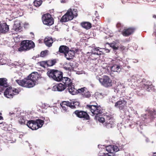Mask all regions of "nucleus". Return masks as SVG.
Listing matches in <instances>:
<instances>
[{
  "instance_id": "nucleus-10",
  "label": "nucleus",
  "mask_w": 156,
  "mask_h": 156,
  "mask_svg": "<svg viewBox=\"0 0 156 156\" xmlns=\"http://www.w3.org/2000/svg\"><path fill=\"white\" fill-rule=\"evenodd\" d=\"M122 146L119 147L116 145H111L106 147V150L109 153H111V156H116L114 152H116L122 150Z\"/></svg>"
},
{
  "instance_id": "nucleus-50",
  "label": "nucleus",
  "mask_w": 156,
  "mask_h": 156,
  "mask_svg": "<svg viewBox=\"0 0 156 156\" xmlns=\"http://www.w3.org/2000/svg\"><path fill=\"white\" fill-rule=\"evenodd\" d=\"M153 156H156V152L153 153Z\"/></svg>"
},
{
  "instance_id": "nucleus-51",
  "label": "nucleus",
  "mask_w": 156,
  "mask_h": 156,
  "mask_svg": "<svg viewBox=\"0 0 156 156\" xmlns=\"http://www.w3.org/2000/svg\"><path fill=\"white\" fill-rule=\"evenodd\" d=\"M90 103H93V105H95V103H96V102H91Z\"/></svg>"
},
{
  "instance_id": "nucleus-38",
  "label": "nucleus",
  "mask_w": 156,
  "mask_h": 156,
  "mask_svg": "<svg viewBox=\"0 0 156 156\" xmlns=\"http://www.w3.org/2000/svg\"><path fill=\"white\" fill-rule=\"evenodd\" d=\"M99 16H96L95 18H93V20L94 23L95 25L97 24L98 23V20H99Z\"/></svg>"
},
{
  "instance_id": "nucleus-8",
  "label": "nucleus",
  "mask_w": 156,
  "mask_h": 156,
  "mask_svg": "<svg viewBox=\"0 0 156 156\" xmlns=\"http://www.w3.org/2000/svg\"><path fill=\"white\" fill-rule=\"evenodd\" d=\"M42 20L44 24L48 26L52 25L54 23V19L49 13L43 15Z\"/></svg>"
},
{
  "instance_id": "nucleus-22",
  "label": "nucleus",
  "mask_w": 156,
  "mask_h": 156,
  "mask_svg": "<svg viewBox=\"0 0 156 156\" xmlns=\"http://www.w3.org/2000/svg\"><path fill=\"white\" fill-rule=\"evenodd\" d=\"M61 81L64 83V84L67 87V86L72 83V81L68 77H63Z\"/></svg>"
},
{
  "instance_id": "nucleus-15",
  "label": "nucleus",
  "mask_w": 156,
  "mask_h": 156,
  "mask_svg": "<svg viewBox=\"0 0 156 156\" xmlns=\"http://www.w3.org/2000/svg\"><path fill=\"white\" fill-rule=\"evenodd\" d=\"M9 30V26L6 23L0 22V34H5Z\"/></svg>"
},
{
  "instance_id": "nucleus-19",
  "label": "nucleus",
  "mask_w": 156,
  "mask_h": 156,
  "mask_svg": "<svg viewBox=\"0 0 156 156\" xmlns=\"http://www.w3.org/2000/svg\"><path fill=\"white\" fill-rule=\"evenodd\" d=\"M67 87H68L67 90L68 91L70 94L72 95H75L77 93V90L75 88L73 84V83Z\"/></svg>"
},
{
  "instance_id": "nucleus-20",
  "label": "nucleus",
  "mask_w": 156,
  "mask_h": 156,
  "mask_svg": "<svg viewBox=\"0 0 156 156\" xmlns=\"http://www.w3.org/2000/svg\"><path fill=\"white\" fill-rule=\"evenodd\" d=\"M69 49V48L68 47L65 45H61L59 47L58 53L63 54L65 55Z\"/></svg>"
},
{
  "instance_id": "nucleus-21",
  "label": "nucleus",
  "mask_w": 156,
  "mask_h": 156,
  "mask_svg": "<svg viewBox=\"0 0 156 156\" xmlns=\"http://www.w3.org/2000/svg\"><path fill=\"white\" fill-rule=\"evenodd\" d=\"M75 52L74 51L72 50H68L67 52L66 53L65 57L67 59L70 60L73 58L74 56Z\"/></svg>"
},
{
  "instance_id": "nucleus-12",
  "label": "nucleus",
  "mask_w": 156,
  "mask_h": 156,
  "mask_svg": "<svg viewBox=\"0 0 156 156\" xmlns=\"http://www.w3.org/2000/svg\"><path fill=\"white\" fill-rule=\"evenodd\" d=\"M74 114L78 118L83 119L85 120H89L90 117L86 112L82 110H76L74 112Z\"/></svg>"
},
{
  "instance_id": "nucleus-46",
  "label": "nucleus",
  "mask_w": 156,
  "mask_h": 156,
  "mask_svg": "<svg viewBox=\"0 0 156 156\" xmlns=\"http://www.w3.org/2000/svg\"><path fill=\"white\" fill-rule=\"evenodd\" d=\"M152 35L153 36H155V37H156V30L153 33Z\"/></svg>"
},
{
  "instance_id": "nucleus-40",
  "label": "nucleus",
  "mask_w": 156,
  "mask_h": 156,
  "mask_svg": "<svg viewBox=\"0 0 156 156\" xmlns=\"http://www.w3.org/2000/svg\"><path fill=\"white\" fill-rule=\"evenodd\" d=\"M47 53V51H42L41 53L40 56L41 57H44L46 56Z\"/></svg>"
},
{
  "instance_id": "nucleus-24",
  "label": "nucleus",
  "mask_w": 156,
  "mask_h": 156,
  "mask_svg": "<svg viewBox=\"0 0 156 156\" xmlns=\"http://www.w3.org/2000/svg\"><path fill=\"white\" fill-rule=\"evenodd\" d=\"M45 44L48 47H51L53 42V40L51 37H46L44 40Z\"/></svg>"
},
{
  "instance_id": "nucleus-7",
  "label": "nucleus",
  "mask_w": 156,
  "mask_h": 156,
  "mask_svg": "<svg viewBox=\"0 0 156 156\" xmlns=\"http://www.w3.org/2000/svg\"><path fill=\"white\" fill-rule=\"evenodd\" d=\"M77 14L76 11L73 9V11L71 9L68 10L66 13L63 15L60 20L62 22H66L73 20L74 16H76Z\"/></svg>"
},
{
  "instance_id": "nucleus-9",
  "label": "nucleus",
  "mask_w": 156,
  "mask_h": 156,
  "mask_svg": "<svg viewBox=\"0 0 156 156\" xmlns=\"http://www.w3.org/2000/svg\"><path fill=\"white\" fill-rule=\"evenodd\" d=\"M98 80L101 84L106 87L112 86V81L108 76H104L102 78H99Z\"/></svg>"
},
{
  "instance_id": "nucleus-3",
  "label": "nucleus",
  "mask_w": 156,
  "mask_h": 156,
  "mask_svg": "<svg viewBox=\"0 0 156 156\" xmlns=\"http://www.w3.org/2000/svg\"><path fill=\"white\" fill-rule=\"evenodd\" d=\"M95 105H93V103H90V105L86 106L87 108L92 113L95 115V118L97 119V115L101 114L103 112V109L97 103H95Z\"/></svg>"
},
{
  "instance_id": "nucleus-35",
  "label": "nucleus",
  "mask_w": 156,
  "mask_h": 156,
  "mask_svg": "<svg viewBox=\"0 0 156 156\" xmlns=\"http://www.w3.org/2000/svg\"><path fill=\"white\" fill-rule=\"evenodd\" d=\"M115 125L110 124V121H107L106 123L105 126L108 128H112L114 127Z\"/></svg>"
},
{
  "instance_id": "nucleus-33",
  "label": "nucleus",
  "mask_w": 156,
  "mask_h": 156,
  "mask_svg": "<svg viewBox=\"0 0 156 156\" xmlns=\"http://www.w3.org/2000/svg\"><path fill=\"white\" fill-rule=\"evenodd\" d=\"M119 48L120 51L122 53H124L125 51H127L128 50V49L126 48V47L122 45H121L119 47Z\"/></svg>"
},
{
  "instance_id": "nucleus-42",
  "label": "nucleus",
  "mask_w": 156,
  "mask_h": 156,
  "mask_svg": "<svg viewBox=\"0 0 156 156\" xmlns=\"http://www.w3.org/2000/svg\"><path fill=\"white\" fill-rule=\"evenodd\" d=\"M98 120L100 122L102 123H103L105 122V119L103 117H99Z\"/></svg>"
},
{
  "instance_id": "nucleus-14",
  "label": "nucleus",
  "mask_w": 156,
  "mask_h": 156,
  "mask_svg": "<svg viewBox=\"0 0 156 156\" xmlns=\"http://www.w3.org/2000/svg\"><path fill=\"white\" fill-rule=\"evenodd\" d=\"M78 93L80 94L83 98H89L91 97V94L87 88L83 87L77 90Z\"/></svg>"
},
{
  "instance_id": "nucleus-30",
  "label": "nucleus",
  "mask_w": 156,
  "mask_h": 156,
  "mask_svg": "<svg viewBox=\"0 0 156 156\" xmlns=\"http://www.w3.org/2000/svg\"><path fill=\"white\" fill-rule=\"evenodd\" d=\"M114 50H116L119 48V47H118L116 43H107Z\"/></svg>"
},
{
  "instance_id": "nucleus-52",
  "label": "nucleus",
  "mask_w": 156,
  "mask_h": 156,
  "mask_svg": "<svg viewBox=\"0 0 156 156\" xmlns=\"http://www.w3.org/2000/svg\"><path fill=\"white\" fill-rule=\"evenodd\" d=\"M2 122H0V124H2Z\"/></svg>"
},
{
  "instance_id": "nucleus-4",
  "label": "nucleus",
  "mask_w": 156,
  "mask_h": 156,
  "mask_svg": "<svg viewBox=\"0 0 156 156\" xmlns=\"http://www.w3.org/2000/svg\"><path fill=\"white\" fill-rule=\"evenodd\" d=\"M47 74L50 78L58 82L61 81L63 77L62 72L54 69L48 70Z\"/></svg>"
},
{
  "instance_id": "nucleus-44",
  "label": "nucleus",
  "mask_w": 156,
  "mask_h": 156,
  "mask_svg": "<svg viewBox=\"0 0 156 156\" xmlns=\"http://www.w3.org/2000/svg\"><path fill=\"white\" fill-rule=\"evenodd\" d=\"M104 156H111V153H104Z\"/></svg>"
},
{
  "instance_id": "nucleus-29",
  "label": "nucleus",
  "mask_w": 156,
  "mask_h": 156,
  "mask_svg": "<svg viewBox=\"0 0 156 156\" xmlns=\"http://www.w3.org/2000/svg\"><path fill=\"white\" fill-rule=\"evenodd\" d=\"M7 81V80L5 78H0V85L5 87H7L8 85Z\"/></svg>"
},
{
  "instance_id": "nucleus-34",
  "label": "nucleus",
  "mask_w": 156,
  "mask_h": 156,
  "mask_svg": "<svg viewBox=\"0 0 156 156\" xmlns=\"http://www.w3.org/2000/svg\"><path fill=\"white\" fill-rule=\"evenodd\" d=\"M37 64L44 68L47 66V62L46 61L39 62H38Z\"/></svg>"
},
{
  "instance_id": "nucleus-5",
  "label": "nucleus",
  "mask_w": 156,
  "mask_h": 156,
  "mask_svg": "<svg viewBox=\"0 0 156 156\" xmlns=\"http://www.w3.org/2000/svg\"><path fill=\"white\" fill-rule=\"evenodd\" d=\"M44 121L39 119L35 120H31L29 121L27 123V126L33 130H36L41 128L44 124Z\"/></svg>"
},
{
  "instance_id": "nucleus-53",
  "label": "nucleus",
  "mask_w": 156,
  "mask_h": 156,
  "mask_svg": "<svg viewBox=\"0 0 156 156\" xmlns=\"http://www.w3.org/2000/svg\"><path fill=\"white\" fill-rule=\"evenodd\" d=\"M2 113L0 112V115H2Z\"/></svg>"
},
{
  "instance_id": "nucleus-43",
  "label": "nucleus",
  "mask_w": 156,
  "mask_h": 156,
  "mask_svg": "<svg viewBox=\"0 0 156 156\" xmlns=\"http://www.w3.org/2000/svg\"><path fill=\"white\" fill-rule=\"evenodd\" d=\"M122 26V24L120 23H118L116 24V27L118 28H120Z\"/></svg>"
},
{
  "instance_id": "nucleus-11",
  "label": "nucleus",
  "mask_w": 156,
  "mask_h": 156,
  "mask_svg": "<svg viewBox=\"0 0 156 156\" xmlns=\"http://www.w3.org/2000/svg\"><path fill=\"white\" fill-rule=\"evenodd\" d=\"M18 90L9 87L7 88L4 92V95L8 98H12L14 95L17 94Z\"/></svg>"
},
{
  "instance_id": "nucleus-41",
  "label": "nucleus",
  "mask_w": 156,
  "mask_h": 156,
  "mask_svg": "<svg viewBox=\"0 0 156 156\" xmlns=\"http://www.w3.org/2000/svg\"><path fill=\"white\" fill-rule=\"evenodd\" d=\"M70 66V65H69V63L68 64H67L65 66H64L63 67V68L64 69H65L66 70H67V71H70L69 69H68L67 68H70L71 66Z\"/></svg>"
},
{
  "instance_id": "nucleus-48",
  "label": "nucleus",
  "mask_w": 156,
  "mask_h": 156,
  "mask_svg": "<svg viewBox=\"0 0 156 156\" xmlns=\"http://www.w3.org/2000/svg\"><path fill=\"white\" fill-rule=\"evenodd\" d=\"M153 17L154 18L156 19V15H153Z\"/></svg>"
},
{
  "instance_id": "nucleus-13",
  "label": "nucleus",
  "mask_w": 156,
  "mask_h": 156,
  "mask_svg": "<svg viewBox=\"0 0 156 156\" xmlns=\"http://www.w3.org/2000/svg\"><path fill=\"white\" fill-rule=\"evenodd\" d=\"M140 87L143 89H145L148 91H150L152 86L151 82L143 79L140 83Z\"/></svg>"
},
{
  "instance_id": "nucleus-16",
  "label": "nucleus",
  "mask_w": 156,
  "mask_h": 156,
  "mask_svg": "<svg viewBox=\"0 0 156 156\" xmlns=\"http://www.w3.org/2000/svg\"><path fill=\"white\" fill-rule=\"evenodd\" d=\"M66 87L64 84L60 83L54 86L52 88V90L55 91H62L66 89Z\"/></svg>"
},
{
  "instance_id": "nucleus-45",
  "label": "nucleus",
  "mask_w": 156,
  "mask_h": 156,
  "mask_svg": "<svg viewBox=\"0 0 156 156\" xmlns=\"http://www.w3.org/2000/svg\"><path fill=\"white\" fill-rule=\"evenodd\" d=\"M114 120H110V124H114L115 125L114 123Z\"/></svg>"
},
{
  "instance_id": "nucleus-47",
  "label": "nucleus",
  "mask_w": 156,
  "mask_h": 156,
  "mask_svg": "<svg viewBox=\"0 0 156 156\" xmlns=\"http://www.w3.org/2000/svg\"><path fill=\"white\" fill-rule=\"evenodd\" d=\"M62 3H65L66 2V0H62L61 1Z\"/></svg>"
},
{
  "instance_id": "nucleus-39",
  "label": "nucleus",
  "mask_w": 156,
  "mask_h": 156,
  "mask_svg": "<svg viewBox=\"0 0 156 156\" xmlns=\"http://www.w3.org/2000/svg\"><path fill=\"white\" fill-rule=\"evenodd\" d=\"M149 114L151 118L152 116H153L154 115H156V112L154 110L153 111H149Z\"/></svg>"
},
{
  "instance_id": "nucleus-1",
  "label": "nucleus",
  "mask_w": 156,
  "mask_h": 156,
  "mask_svg": "<svg viewBox=\"0 0 156 156\" xmlns=\"http://www.w3.org/2000/svg\"><path fill=\"white\" fill-rule=\"evenodd\" d=\"M37 73H32L23 79L21 80H17L16 81L19 85L22 87L28 88L32 87L35 85L37 80L38 76Z\"/></svg>"
},
{
  "instance_id": "nucleus-23",
  "label": "nucleus",
  "mask_w": 156,
  "mask_h": 156,
  "mask_svg": "<svg viewBox=\"0 0 156 156\" xmlns=\"http://www.w3.org/2000/svg\"><path fill=\"white\" fill-rule=\"evenodd\" d=\"M87 54V56H89L88 58L90 60H96L99 57V55L96 54V52L93 53L88 52Z\"/></svg>"
},
{
  "instance_id": "nucleus-25",
  "label": "nucleus",
  "mask_w": 156,
  "mask_h": 156,
  "mask_svg": "<svg viewBox=\"0 0 156 156\" xmlns=\"http://www.w3.org/2000/svg\"><path fill=\"white\" fill-rule=\"evenodd\" d=\"M111 70L113 72H119L121 70V66L118 65L114 64L111 67Z\"/></svg>"
},
{
  "instance_id": "nucleus-28",
  "label": "nucleus",
  "mask_w": 156,
  "mask_h": 156,
  "mask_svg": "<svg viewBox=\"0 0 156 156\" xmlns=\"http://www.w3.org/2000/svg\"><path fill=\"white\" fill-rule=\"evenodd\" d=\"M46 61L47 67L52 66L55 65L57 62L55 59H51Z\"/></svg>"
},
{
  "instance_id": "nucleus-18",
  "label": "nucleus",
  "mask_w": 156,
  "mask_h": 156,
  "mask_svg": "<svg viewBox=\"0 0 156 156\" xmlns=\"http://www.w3.org/2000/svg\"><path fill=\"white\" fill-rule=\"evenodd\" d=\"M127 103L126 100L123 98L122 99H120L119 101L115 103V107H118L120 109L122 110L124 108V106L122 105L123 104L125 105Z\"/></svg>"
},
{
  "instance_id": "nucleus-6",
  "label": "nucleus",
  "mask_w": 156,
  "mask_h": 156,
  "mask_svg": "<svg viewBox=\"0 0 156 156\" xmlns=\"http://www.w3.org/2000/svg\"><path fill=\"white\" fill-rule=\"evenodd\" d=\"M18 50L20 51H26L30 50L33 48L35 46L34 43L32 41L24 40L22 41L21 43Z\"/></svg>"
},
{
  "instance_id": "nucleus-31",
  "label": "nucleus",
  "mask_w": 156,
  "mask_h": 156,
  "mask_svg": "<svg viewBox=\"0 0 156 156\" xmlns=\"http://www.w3.org/2000/svg\"><path fill=\"white\" fill-rule=\"evenodd\" d=\"M13 27L15 31L16 32H19L21 29L20 23H19L16 24L15 23Z\"/></svg>"
},
{
  "instance_id": "nucleus-27",
  "label": "nucleus",
  "mask_w": 156,
  "mask_h": 156,
  "mask_svg": "<svg viewBox=\"0 0 156 156\" xmlns=\"http://www.w3.org/2000/svg\"><path fill=\"white\" fill-rule=\"evenodd\" d=\"M81 25L82 27L87 30L90 29L92 27L91 24L90 22H87L81 23Z\"/></svg>"
},
{
  "instance_id": "nucleus-49",
  "label": "nucleus",
  "mask_w": 156,
  "mask_h": 156,
  "mask_svg": "<svg viewBox=\"0 0 156 156\" xmlns=\"http://www.w3.org/2000/svg\"><path fill=\"white\" fill-rule=\"evenodd\" d=\"M3 117L2 116H0V120H3Z\"/></svg>"
},
{
  "instance_id": "nucleus-2",
  "label": "nucleus",
  "mask_w": 156,
  "mask_h": 156,
  "mask_svg": "<svg viewBox=\"0 0 156 156\" xmlns=\"http://www.w3.org/2000/svg\"><path fill=\"white\" fill-rule=\"evenodd\" d=\"M80 105V103L77 101H63L60 104V105L62 107V111L63 112H66L69 111L68 107H70L72 109H75L78 107Z\"/></svg>"
},
{
  "instance_id": "nucleus-37",
  "label": "nucleus",
  "mask_w": 156,
  "mask_h": 156,
  "mask_svg": "<svg viewBox=\"0 0 156 156\" xmlns=\"http://www.w3.org/2000/svg\"><path fill=\"white\" fill-rule=\"evenodd\" d=\"M106 117V119L108 121L110 120H114V119L113 118V117L112 116V115H106L105 116Z\"/></svg>"
},
{
  "instance_id": "nucleus-17",
  "label": "nucleus",
  "mask_w": 156,
  "mask_h": 156,
  "mask_svg": "<svg viewBox=\"0 0 156 156\" xmlns=\"http://www.w3.org/2000/svg\"><path fill=\"white\" fill-rule=\"evenodd\" d=\"M135 29L133 27H129L127 29H124L122 32V35L126 37L129 36L135 31Z\"/></svg>"
},
{
  "instance_id": "nucleus-36",
  "label": "nucleus",
  "mask_w": 156,
  "mask_h": 156,
  "mask_svg": "<svg viewBox=\"0 0 156 156\" xmlns=\"http://www.w3.org/2000/svg\"><path fill=\"white\" fill-rule=\"evenodd\" d=\"M93 52L94 51V52H96V54H97L98 55H100L102 54V52L99 51L98 48H95L93 49Z\"/></svg>"
},
{
  "instance_id": "nucleus-26",
  "label": "nucleus",
  "mask_w": 156,
  "mask_h": 156,
  "mask_svg": "<svg viewBox=\"0 0 156 156\" xmlns=\"http://www.w3.org/2000/svg\"><path fill=\"white\" fill-rule=\"evenodd\" d=\"M70 66H71L70 68H67L70 70V72L75 71V69L77 67L78 64L74 61H73L69 63Z\"/></svg>"
},
{
  "instance_id": "nucleus-32",
  "label": "nucleus",
  "mask_w": 156,
  "mask_h": 156,
  "mask_svg": "<svg viewBox=\"0 0 156 156\" xmlns=\"http://www.w3.org/2000/svg\"><path fill=\"white\" fill-rule=\"evenodd\" d=\"M42 3V0H35L34 2V5L36 7L40 6Z\"/></svg>"
}]
</instances>
